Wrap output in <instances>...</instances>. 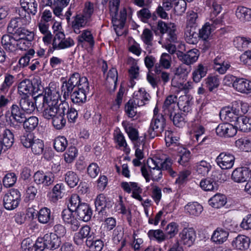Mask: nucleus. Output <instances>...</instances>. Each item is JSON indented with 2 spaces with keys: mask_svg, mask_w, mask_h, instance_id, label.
I'll use <instances>...</instances> for the list:
<instances>
[{
  "mask_svg": "<svg viewBox=\"0 0 251 251\" xmlns=\"http://www.w3.org/2000/svg\"><path fill=\"white\" fill-rule=\"evenodd\" d=\"M173 162L172 159L169 157H167L165 159L164 161L161 163L160 168L161 170H167L170 174V176L173 177L175 176L176 172L174 171L172 168Z\"/></svg>",
  "mask_w": 251,
  "mask_h": 251,
  "instance_id": "obj_60",
  "label": "nucleus"
},
{
  "mask_svg": "<svg viewBox=\"0 0 251 251\" xmlns=\"http://www.w3.org/2000/svg\"><path fill=\"white\" fill-rule=\"evenodd\" d=\"M61 244V239L53 233H47L43 237L38 238L34 244L35 251H43L45 249L53 251Z\"/></svg>",
  "mask_w": 251,
  "mask_h": 251,
  "instance_id": "obj_1",
  "label": "nucleus"
},
{
  "mask_svg": "<svg viewBox=\"0 0 251 251\" xmlns=\"http://www.w3.org/2000/svg\"><path fill=\"white\" fill-rule=\"evenodd\" d=\"M52 92L50 88H46L45 91L44 95L41 93L35 96L34 100H35V104H36V105L38 104V107H40L42 103L49 102L50 98H51L52 99H55L54 97H52Z\"/></svg>",
  "mask_w": 251,
  "mask_h": 251,
  "instance_id": "obj_37",
  "label": "nucleus"
},
{
  "mask_svg": "<svg viewBox=\"0 0 251 251\" xmlns=\"http://www.w3.org/2000/svg\"><path fill=\"white\" fill-rule=\"evenodd\" d=\"M89 84L87 85L83 84L80 87L78 86L76 88L73 89L70 94H69L68 97L63 98L66 100L70 97L74 103L81 105L86 101V93L89 91Z\"/></svg>",
  "mask_w": 251,
  "mask_h": 251,
  "instance_id": "obj_6",
  "label": "nucleus"
},
{
  "mask_svg": "<svg viewBox=\"0 0 251 251\" xmlns=\"http://www.w3.org/2000/svg\"><path fill=\"white\" fill-rule=\"evenodd\" d=\"M251 177V164L248 167L237 168L232 173L231 178L235 182L243 183Z\"/></svg>",
  "mask_w": 251,
  "mask_h": 251,
  "instance_id": "obj_9",
  "label": "nucleus"
},
{
  "mask_svg": "<svg viewBox=\"0 0 251 251\" xmlns=\"http://www.w3.org/2000/svg\"><path fill=\"white\" fill-rule=\"evenodd\" d=\"M74 211L68 208L64 209L61 213V217L63 222L66 224L70 226V228L73 231L77 230L80 226L79 222L73 214Z\"/></svg>",
  "mask_w": 251,
  "mask_h": 251,
  "instance_id": "obj_16",
  "label": "nucleus"
},
{
  "mask_svg": "<svg viewBox=\"0 0 251 251\" xmlns=\"http://www.w3.org/2000/svg\"><path fill=\"white\" fill-rule=\"evenodd\" d=\"M193 27L190 29H187L185 32L186 35V40L190 44H195L197 41V38L199 37V34L194 31Z\"/></svg>",
  "mask_w": 251,
  "mask_h": 251,
  "instance_id": "obj_64",
  "label": "nucleus"
},
{
  "mask_svg": "<svg viewBox=\"0 0 251 251\" xmlns=\"http://www.w3.org/2000/svg\"><path fill=\"white\" fill-rule=\"evenodd\" d=\"M95 204L96 211H97L99 214L101 213L102 215L105 212V208L109 205L106 201L105 197L103 194L99 195L97 197Z\"/></svg>",
  "mask_w": 251,
  "mask_h": 251,
  "instance_id": "obj_42",
  "label": "nucleus"
},
{
  "mask_svg": "<svg viewBox=\"0 0 251 251\" xmlns=\"http://www.w3.org/2000/svg\"><path fill=\"white\" fill-rule=\"evenodd\" d=\"M73 19L74 20L71 23V27L75 33L79 34L80 28L85 27L89 20L81 14H76Z\"/></svg>",
  "mask_w": 251,
  "mask_h": 251,
  "instance_id": "obj_20",
  "label": "nucleus"
},
{
  "mask_svg": "<svg viewBox=\"0 0 251 251\" xmlns=\"http://www.w3.org/2000/svg\"><path fill=\"white\" fill-rule=\"evenodd\" d=\"M17 38H27L29 41H32L34 39V33L25 29V27L19 28L15 33L13 34Z\"/></svg>",
  "mask_w": 251,
  "mask_h": 251,
  "instance_id": "obj_49",
  "label": "nucleus"
},
{
  "mask_svg": "<svg viewBox=\"0 0 251 251\" xmlns=\"http://www.w3.org/2000/svg\"><path fill=\"white\" fill-rule=\"evenodd\" d=\"M65 180L68 186L71 188H74L77 185L79 179L75 173L73 171H68L65 174Z\"/></svg>",
  "mask_w": 251,
  "mask_h": 251,
  "instance_id": "obj_46",
  "label": "nucleus"
},
{
  "mask_svg": "<svg viewBox=\"0 0 251 251\" xmlns=\"http://www.w3.org/2000/svg\"><path fill=\"white\" fill-rule=\"evenodd\" d=\"M51 119L52 120V125L56 129H62L66 125V119L62 116L56 115Z\"/></svg>",
  "mask_w": 251,
  "mask_h": 251,
  "instance_id": "obj_61",
  "label": "nucleus"
},
{
  "mask_svg": "<svg viewBox=\"0 0 251 251\" xmlns=\"http://www.w3.org/2000/svg\"><path fill=\"white\" fill-rule=\"evenodd\" d=\"M200 187L205 191H214L218 190V185L214 183L211 177H207L201 180Z\"/></svg>",
  "mask_w": 251,
  "mask_h": 251,
  "instance_id": "obj_43",
  "label": "nucleus"
},
{
  "mask_svg": "<svg viewBox=\"0 0 251 251\" xmlns=\"http://www.w3.org/2000/svg\"><path fill=\"white\" fill-rule=\"evenodd\" d=\"M236 17L242 22L251 21V9L238 6L235 11Z\"/></svg>",
  "mask_w": 251,
  "mask_h": 251,
  "instance_id": "obj_26",
  "label": "nucleus"
},
{
  "mask_svg": "<svg viewBox=\"0 0 251 251\" xmlns=\"http://www.w3.org/2000/svg\"><path fill=\"white\" fill-rule=\"evenodd\" d=\"M180 241L188 247L192 246L196 238V231L193 228H184L179 233Z\"/></svg>",
  "mask_w": 251,
  "mask_h": 251,
  "instance_id": "obj_15",
  "label": "nucleus"
},
{
  "mask_svg": "<svg viewBox=\"0 0 251 251\" xmlns=\"http://www.w3.org/2000/svg\"><path fill=\"white\" fill-rule=\"evenodd\" d=\"M2 140L3 145H4V151L10 148L14 143V134L12 131L8 129H4L0 134Z\"/></svg>",
  "mask_w": 251,
  "mask_h": 251,
  "instance_id": "obj_27",
  "label": "nucleus"
},
{
  "mask_svg": "<svg viewBox=\"0 0 251 251\" xmlns=\"http://www.w3.org/2000/svg\"><path fill=\"white\" fill-rule=\"evenodd\" d=\"M196 172L202 176H206L211 169L209 163L205 160H201L196 164L195 167Z\"/></svg>",
  "mask_w": 251,
  "mask_h": 251,
  "instance_id": "obj_39",
  "label": "nucleus"
},
{
  "mask_svg": "<svg viewBox=\"0 0 251 251\" xmlns=\"http://www.w3.org/2000/svg\"><path fill=\"white\" fill-rule=\"evenodd\" d=\"M53 216L51 215L50 209L47 207L41 208L38 212V221L42 224H47L53 220Z\"/></svg>",
  "mask_w": 251,
  "mask_h": 251,
  "instance_id": "obj_34",
  "label": "nucleus"
},
{
  "mask_svg": "<svg viewBox=\"0 0 251 251\" xmlns=\"http://www.w3.org/2000/svg\"><path fill=\"white\" fill-rule=\"evenodd\" d=\"M177 100V97L175 95H170L166 99L163 105L165 115L175 109V103Z\"/></svg>",
  "mask_w": 251,
  "mask_h": 251,
  "instance_id": "obj_40",
  "label": "nucleus"
},
{
  "mask_svg": "<svg viewBox=\"0 0 251 251\" xmlns=\"http://www.w3.org/2000/svg\"><path fill=\"white\" fill-rule=\"evenodd\" d=\"M77 40L79 45L82 47L87 43L91 48H92L95 44L94 37L90 31L88 30H83L81 34L78 36Z\"/></svg>",
  "mask_w": 251,
  "mask_h": 251,
  "instance_id": "obj_22",
  "label": "nucleus"
},
{
  "mask_svg": "<svg viewBox=\"0 0 251 251\" xmlns=\"http://www.w3.org/2000/svg\"><path fill=\"white\" fill-rule=\"evenodd\" d=\"M77 153V150L75 147H70L64 154L65 161L68 163L72 162L76 156Z\"/></svg>",
  "mask_w": 251,
  "mask_h": 251,
  "instance_id": "obj_57",
  "label": "nucleus"
},
{
  "mask_svg": "<svg viewBox=\"0 0 251 251\" xmlns=\"http://www.w3.org/2000/svg\"><path fill=\"white\" fill-rule=\"evenodd\" d=\"M205 87L209 92L216 91L220 85V80L217 75H209L204 79Z\"/></svg>",
  "mask_w": 251,
  "mask_h": 251,
  "instance_id": "obj_25",
  "label": "nucleus"
},
{
  "mask_svg": "<svg viewBox=\"0 0 251 251\" xmlns=\"http://www.w3.org/2000/svg\"><path fill=\"white\" fill-rule=\"evenodd\" d=\"M68 145V141L64 136H58L55 138L53 142L54 149L58 152L64 151Z\"/></svg>",
  "mask_w": 251,
  "mask_h": 251,
  "instance_id": "obj_48",
  "label": "nucleus"
},
{
  "mask_svg": "<svg viewBox=\"0 0 251 251\" xmlns=\"http://www.w3.org/2000/svg\"><path fill=\"white\" fill-rule=\"evenodd\" d=\"M148 235L150 239L154 238L159 242H162L166 239H167L165 233L160 229L150 230L148 233Z\"/></svg>",
  "mask_w": 251,
  "mask_h": 251,
  "instance_id": "obj_55",
  "label": "nucleus"
},
{
  "mask_svg": "<svg viewBox=\"0 0 251 251\" xmlns=\"http://www.w3.org/2000/svg\"><path fill=\"white\" fill-rule=\"evenodd\" d=\"M58 97L54 99L50 98L49 102L41 103L39 108L41 110H43L42 115L45 118L49 120L56 115V103L58 102Z\"/></svg>",
  "mask_w": 251,
  "mask_h": 251,
  "instance_id": "obj_11",
  "label": "nucleus"
},
{
  "mask_svg": "<svg viewBox=\"0 0 251 251\" xmlns=\"http://www.w3.org/2000/svg\"><path fill=\"white\" fill-rule=\"evenodd\" d=\"M24 19L19 14V16L12 19L8 24L7 26V31L9 33L13 34L15 33L19 28L22 25H26L29 23H25L23 22Z\"/></svg>",
  "mask_w": 251,
  "mask_h": 251,
  "instance_id": "obj_23",
  "label": "nucleus"
},
{
  "mask_svg": "<svg viewBox=\"0 0 251 251\" xmlns=\"http://www.w3.org/2000/svg\"><path fill=\"white\" fill-rule=\"evenodd\" d=\"M207 72V68L200 64L193 73V79L196 83L199 82L204 77Z\"/></svg>",
  "mask_w": 251,
  "mask_h": 251,
  "instance_id": "obj_41",
  "label": "nucleus"
},
{
  "mask_svg": "<svg viewBox=\"0 0 251 251\" xmlns=\"http://www.w3.org/2000/svg\"><path fill=\"white\" fill-rule=\"evenodd\" d=\"M166 115L169 117L174 125L177 127H181L185 123V119L181 113L179 112L176 113L175 110H173L171 112L167 113Z\"/></svg>",
  "mask_w": 251,
  "mask_h": 251,
  "instance_id": "obj_33",
  "label": "nucleus"
},
{
  "mask_svg": "<svg viewBox=\"0 0 251 251\" xmlns=\"http://www.w3.org/2000/svg\"><path fill=\"white\" fill-rule=\"evenodd\" d=\"M216 132L218 135L221 137H231L237 133L235 126L229 123L219 124L216 128Z\"/></svg>",
  "mask_w": 251,
  "mask_h": 251,
  "instance_id": "obj_17",
  "label": "nucleus"
},
{
  "mask_svg": "<svg viewBox=\"0 0 251 251\" xmlns=\"http://www.w3.org/2000/svg\"><path fill=\"white\" fill-rule=\"evenodd\" d=\"M56 115L62 116V117H64L65 114H67V113H68L70 109L68 104L65 101H59L58 100V102L56 103Z\"/></svg>",
  "mask_w": 251,
  "mask_h": 251,
  "instance_id": "obj_63",
  "label": "nucleus"
},
{
  "mask_svg": "<svg viewBox=\"0 0 251 251\" xmlns=\"http://www.w3.org/2000/svg\"><path fill=\"white\" fill-rule=\"evenodd\" d=\"M235 126L237 130L244 132H249L251 130V118L244 116H241L237 120V122L235 123Z\"/></svg>",
  "mask_w": 251,
  "mask_h": 251,
  "instance_id": "obj_24",
  "label": "nucleus"
},
{
  "mask_svg": "<svg viewBox=\"0 0 251 251\" xmlns=\"http://www.w3.org/2000/svg\"><path fill=\"white\" fill-rule=\"evenodd\" d=\"M136 104H134V100L133 101L130 100L125 105V112L126 115L129 118H133L137 113V112L135 110L136 108Z\"/></svg>",
  "mask_w": 251,
  "mask_h": 251,
  "instance_id": "obj_62",
  "label": "nucleus"
},
{
  "mask_svg": "<svg viewBox=\"0 0 251 251\" xmlns=\"http://www.w3.org/2000/svg\"><path fill=\"white\" fill-rule=\"evenodd\" d=\"M37 7L38 3L36 1L21 7L19 10L18 14L21 16L22 18L24 19V23H29L30 22V14L32 15L36 14L37 11Z\"/></svg>",
  "mask_w": 251,
  "mask_h": 251,
  "instance_id": "obj_14",
  "label": "nucleus"
},
{
  "mask_svg": "<svg viewBox=\"0 0 251 251\" xmlns=\"http://www.w3.org/2000/svg\"><path fill=\"white\" fill-rule=\"evenodd\" d=\"M122 125L126 132L127 133L129 138L133 143L140 140L142 143L144 142V140H145V137L142 138V137L139 136L138 131L136 128L131 126H128L124 122L122 123Z\"/></svg>",
  "mask_w": 251,
  "mask_h": 251,
  "instance_id": "obj_31",
  "label": "nucleus"
},
{
  "mask_svg": "<svg viewBox=\"0 0 251 251\" xmlns=\"http://www.w3.org/2000/svg\"><path fill=\"white\" fill-rule=\"evenodd\" d=\"M164 115L153 116L151 122L148 133L150 138L158 136L164 131L166 126V119Z\"/></svg>",
  "mask_w": 251,
  "mask_h": 251,
  "instance_id": "obj_4",
  "label": "nucleus"
},
{
  "mask_svg": "<svg viewBox=\"0 0 251 251\" xmlns=\"http://www.w3.org/2000/svg\"><path fill=\"white\" fill-rule=\"evenodd\" d=\"M89 228H91L89 226H84L80 228L78 232L75 234L74 241L76 245L81 246L84 244L85 236L88 234Z\"/></svg>",
  "mask_w": 251,
  "mask_h": 251,
  "instance_id": "obj_36",
  "label": "nucleus"
},
{
  "mask_svg": "<svg viewBox=\"0 0 251 251\" xmlns=\"http://www.w3.org/2000/svg\"><path fill=\"white\" fill-rule=\"evenodd\" d=\"M220 115L221 118L222 117H224L225 120L227 122H231L235 121V123L237 122V120L240 117L237 116L234 113L231 112V111L229 110V108L222 110L220 112Z\"/></svg>",
  "mask_w": 251,
  "mask_h": 251,
  "instance_id": "obj_53",
  "label": "nucleus"
},
{
  "mask_svg": "<svg viewBox=\"0 0 251 251\" xmlns=\"http://www.w3.org/2000/svg\"><path fill=\"white\" fill-rule=\"evenodd\" d=\"M30 148L34 154H41L44 151V143L43 141L38 139L34 140Z\"/></svg>",
  "mask_w": 251,
  "mask_h": 251,
  "instance_id": "obj_58",
  "label": "nucleus"
},
{
  "mask_svg": "<svg viewBox=\"0 0 251 251\" xmlns=\"http://www.w3.org/2000/svg\"><path fill=\"white\" fill-rule=\"evenodd\" d=\"M177 56L183 63L189 66L195 63L198 59L199 51L197 49H193L189 50L186 53L177 51Z\"/></svg>",
  "mask_w": 251,
  "mask_h": 251,
  "instance_id": "obj_13",
  "label": "nucleus"
},
{
  "mask_svg": "<svg viewBox=\"0 0 251 251\" xmlns=\"http://www.w3.org/2000/svg\"><path fill=\"white\" fill-rule=\"evenodd\" d=\"M78 219L84 222H88L91 219L92 210L90 206L87 203H82L75 211Z\"/></svg>",
  "mask_w": 251,
  "mask_h": 251,
  "instance_id": "obj_18",
  "label": "nucleus"
},
{
  "mask_svg": "<svg viewBox=\"0 0 251 251\" xmlns=\"http://www.w3.org/2000/svg\"><path fill=\"white\" fill-rule=\"evenodd\" d=\"M4 116L7 121L9 119L11 122L13 120L17 123L22 124L25 119V114L20 105L13 104L9 109L5 112Z\"/></svg>",
  "mask_w": 251,
  "mask_h": 251,
  "instance_id": "obj_10",
  "label": "nucleus"
},
{
  "mask_svg": "<svg viewBox=\"0 0 251 251\" xmlns=\"http://www.w3.org/2000/svg\"><path fill=\"white\" fill-rule=\"evenodd\" d=\"M86 246L92 251H101L103 248L104 244L101 239H97L96 237Z\"/></svg>",
  "mask_w": 251,
  "mask_h": 251,
  "instance_id": "obj_56",
  "label": "nucleus"
},
{
  "mask_svg": "<svg viewBox=\"0 0 251 251\" xmlns=\"http://www.w3.org/2000/svg\"><path fill=\"white\" fill-rule=\"evenodd\" d=\"M250 239L244 235H238L231 242L232 247L236 250H247L250 246Z\"/></svg>",
  "mask_w": 251,
  "mask_h": 251,
  "instance_id": "obj_19",
  "label": "nucleus"
},
{
  "mask_svg": "<svg viewBox=\"0 0 251 251\" xmlns=\"http://www.w3.org/2000/svg\"><path fill=\"white\" fill-rule=\"evenodd\" d=\"M110 14L112 17V23L114 26H116L120 28L124 27L126 20V12L125 10L120 12V16H118V11L115 13L110 12Z\"/></svg>",
  "mask_w": 251,
  "mask_h": 251,
  "instance_id": "obj_28",
  "label": "nucleus"
},
{
  "mask_svg": "<svg viewBox=\"0 0 251 251\" xmlns=\"http://www.w3.org/2000/svg\"><path fill=\"white\" fill-rule=\"evenodd\" d=\"M1 42L3 48L9 52L16 50L17 38L11 34H5L1 37Z\"/></svg>",
  "mask_w": 251,
  "mask_h": 251,
  "instance_id": "obj_21",
  "label": "nucleus"
},
{
  "mask_svg": "<svg viewBox=\"0 0 251 251\" xmlns=\"http://www.w3.org/2000/svg\"><path fill=\"white\" fill-rule=\"evenodd\" d=\"M34 54L35 51L34 50H29L26 52L25 54L19 59V63L20 66L25 67L29 65L32 58H33Z\"/></svg>",
  "mask_w": 251,
  "mask_h": 251,
  "instance_id": "obj_52",
  "label": "nucleus"
},
{
  "mask_svg": "<svg viewBox=\"0 0 251 251\" xmlns=\"http://www.w3.org/2000/svg\"><path fill=\"white\" fill-rule=\"evenodd\" d=\"M150 95L148 94L145 90L143 88H141L137 92H134L133 94V100H134V104H136L138 106H141L145 105V101H148Z\"/></svg>",
  "mask_w": 251,
  "mask_h": 251,
  "instance_id": "obj_29",
  "label": "nucleus"
},
{
  "mask_svg": "<svg viewBox=\"0 0 251 251\" xmlns=\"http://www.w3.org/2000/svg\"><path fill=\"white\" fill-rule=\"evenodd\" d=\"M21 201V193L18 189H12L3 196V204L7 210H13L19 205Z\"/></svg>",
  "mask_w": 251,
  "mask_h": 251,
  "instance_id": "obj_5",
  "label": "nucleus"
},
{
  "mask_svg": "<svg viewBox=\"0 0 251 251\" xmlns=\"http://www.w3.org/2000/svg\"><path fill=\"white\" fill-rule=\"evenodd\" d=\"M19 104L25 113V112L31 113L35 110L36 108L38 110H39L38 109L40 108V107H38V104L37 105L35 104V100L34 101H32L26 98H22L20 100Z\"/></svg>",
  "mask_w": 251,
  "mask_h": 251,
  "instance_id": "obj_30",
  "label": "nucleus"
},
{
  "mask_svg": "<svg viewBox=\"0 0 251 251\" xmlns=\"http://www.w3.org/2000/svg\"><path fill=\"white\" fill-rule=\"evenodd\" d=\"M191 158V152L185 149L181 151L179 155L178 162L180 165L183 166H187L188 165Z\"/></svg>",
  "mask_w": 251,
  "mask_h": 251,
  "instance_id": "obj_54",
  "label": "nucleus"
},
{
  "mask_svg": "<svg viewBox=\"0 0 251 251\" xmlns=\"http://www.w3.org/2000/svg\"><path fill=\"white\" fill-rule=\"evenodd\" d=\"M236 146L246 152L251 151V139L248 138H241L237 140Z\"/></svg>",
  "mask_w": 251,
  "mask_h": 251,
  "instance_id": "obj_51",
  "label": "nucleus"
},
{
  "mask_svg": "<svg viewBox=\"0 0 251 251\" xmlns=\"http://www.w3.org/2000/svg\"><path fill=\"white\" fill-rule=\"evenodd\" d=\"M83 84H86V85L89 84L87 77L85 76L81 77L79 73H74L71 75L68 81L63 82L61 86L63 97H68L69 94H70L73 89L76 88L78 86L80 87Z\"/></svg>",
  "mask_w": 251,
  "mask_h": 251,
  "instance_id": "obj_2",
  "label": "nucleus"
},
{
  "mask_svg": "<svg viewBox=\"0 0 251 251\" xmlns=\"http://www.w3.org/2000/svg\"><path fill=\"white\" fill-rule=\"evenodd\" d=\"M228 236V231L222 228H218L213 233L211 239L216 243L221 244L227 240Z\"/></svg>",
  "mask_w": 251,
  "mask_h": 251,
  "instance_id": "obj_32",
  "label": "nucleus"
},
{
  "mask_svg": "<svg viewBox=\"0 0 251 251\" xmlns=\"http://www.w3.org/2000/svg\"><path fill=\"white\" fill-rule=\"evenodd\" d=\"M43 88L41 85V81L38 78L33 79H25L23 80L18 85V92L20 94L27 96L28 95H34L41 89Z\"/></svg>",
  "mask_w": 251,
  "mask_h": 251,
  "instance_id": "obj_3",
  "label": "nucleus"
},
{
  "mask_svg": "<svg viewBox=\"0 0 251 251\" xmlns=\"http://www.w3.org/2000/svg\"><path fill=\"white\" fill-rule=\"evenodd\" d=\"M211 27L209 23H206L202 27L199 29V37L204 41V44L206 48L209 47V44L206 41L211 33Z\"/></svg>",
  "mask_w": 251,
  "mask_h": 251,
  "instance_id": "obj_45",
  "label": "nucleus"
},
{
  "mask_svg": "<svg viewBox=\"0 0 251 251\" xmlns=\"http://www.w3.org/2000/svg\"><path fill=\"white\" fill-rule=\"evenodd\" d=\"M165 234L167 239H171L178 232V225L175 222L169 223L165 228Z\"/></svg>",
  "mask_w": 251,
  "mask_h": 251,
  "instance_id": "obj_50",
  "label": "nucleus"
},
{
  "mask_svg": "<svg viewBox=\"0 0 251 251\" xmlns=\"http://www.w3.org/2000/svg\"><path fill=\"white\" fill-rule=\"evenodd\" d=\"M234 46L240 50L251 49V39L243 37H237L233 41Z\"/></svg>",
  "mask_w": 251,
  "mask_h": 251,
  "instance_id": "obj_38",
  "label": "nucleus"
},
{
  "mask_svg": "<svg viewBox=\"0 0 251 251\" xmlns=\"http://www.w3.org/2000/svg\"><path fill=\"white\" fill-rule=\"evenodd\" d=\"M185 210L192 215L198 216L202 211L203 207L197 202L189 203L185 206Z\"/></svg>",
  "mask_w": 251,
  "mask_h": 251,
  "instance_id": "obj_44",
  "label": "nucleus"
},
{
  "mask_svg": "<svg viewBox=\"0 0 251 251\" xmlns=\"http://www.w3.org/2000/svg\"><path fill=\"white\" fill-rule=\"evenodd\" d=\"M226 202V196L221 194L215 195L209 200V204L215 208H219L223 206Z\"/></svg>",
  "mask_w": 251,
  "mask_h": 251,
  "instance_id": "obj_35",
  "label": "nucleus"
},
{
  "mask_svg": "<svg viewBox=\"0 0 251 251\" xmlns=\"http://www.w3.org/2000/svg\"><path fill=\"white\" fill-rule=\"evenodd\" d=\"M17 181V176L15 173H10L5 175L3 178V185L6 187H10L14 185Z\"/></svg>",
  "mask_w": 251,
  "mask_h": 251,
  "instance_id": "obj_59",
  "label": "nucleus"
},
{
  "mask_svg": "<svg viewBox=\"0 0 251 251\" xmlns=\"http://www.w3.org/2000/svg\"><path fill=\"white\" fill-rule=\"evenodd\" d=\"M22 123H23V126L25 129L28 131H31L38 126V119L35 116H31L27 119L25 116Z\"/></svg>",
  "mask_w": 251,
  "mask_h": 251,
  "instance_id": "obj_47",
  "label": "nucleus"
},
{
  "mask_svg": "<svg viewBox=\"0 0 251 251\" xmlns=\"http://www.w3.org/2000/svg\"><path fill=\"white\" fill-rule=\"evenodd\" d=\"M151 30H153L155 35L162 34L168 33V37L166 40L169 42H176L177 35L176 33V29H172L167 26V25L162 21H159L156 26H151Z\"/></svg>",
  "mask_w": 251,
  "mask_h": 251,
  "instance_id": "obj_7",
  "label": "nucleus"
},
{
  "mask_svg": "<svg viewBox=\"0 0 251 251\" xmlns=\"http://www.w3.org/2000/svg\"><path fill=\"white\" fill-rule=\"evenodd\" d=\"M33 178L34 182L37 185L49 187L53 184L55 176L52 172H44L43 171L39 170L34 173Z\"/></svg>",
  "mask_w": 251,
  "mask_h": 251,
  "instance_id": "obj_8",
  "label": "nucleus"
},
{
  "mask_svg": "<svg viewBox=\"0 0 251 251\" xmlns=\"http://www.w3.org/2000/svg\"><path fill=\"white\" fill-rule=\"evenodd\" d=\"M215 161L222 169H230L234 165L235 157L229 152H222L216 157Z\"/></svg>",
  "mask_w": 251,
  "mask_h": 251,
  "instance_id": "obj_12",
  "label": "nucleus"
}]
</instances>
